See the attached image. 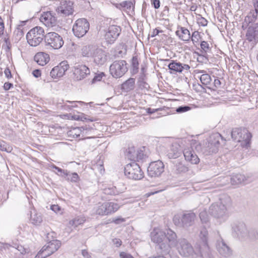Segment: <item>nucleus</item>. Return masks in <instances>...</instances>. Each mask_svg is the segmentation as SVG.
I'll list each match as a JSON object with an SVG mask.
<instances>
[{"instance_id": "6e6d98bb", "label": "nucleus", "mask_w": 258, "mask_h": 258, "mask_svg": "<svg viewBox=\"0 0 258 258\" xmlns=\"http://www.w3.org/2000/svg\"><path fill=\"white\" fill-rule=\"evenodd\" d=\"M201 47L205 52H207L210 48L209 44L207 42L203 41L201 43Z\"/></svg>"}, {"instance_id": "7c9ffc66", "label": "nucleus", "mask_w": 258, "mask_h": 258, "mask_svg": "<svg viewBox=\"0 0 258 258\" xmlns=\"http://www.w3.org/2000/svg\"><path fill=\"white\" fill-rule=\"evenodd\" d=\"M98 47L96 45H88L82 48V54L84 56L90 57L94 55Z\"/></svg>"}, {"instance_id": "9b49d317", "label": "nucleus", "mask_w": 258, "mask_h": 258, "mask_svg": "<svg viewBox=\"0 0 258 258\" xmlns=\"http://www.w3.org/2000/svg\"><path fill=\"white\" fill-rule=\"evenodd\" d=\"M46 45L49 46L54 49H59L63 44L62 38L55 32H49L44 36Z\"/></svg>"}, {"instance_id": "e2e57ef3", "label": "nucleus", "mask_w": 258, "mask_h": 258, "mask_svg": "<svg viewBox=\"0 0 258 258\" xmlns=\"http://www.w3.org/2000/svg\"><path fill=\"white\" fill-rule=\"evenodd\" d=\"M120 258H132L133 256L131 254L124 252H121L120 253Z\"/></svg>"}, {"instance_id": "c03bdc74", "label": "nucleus", "mask_w": 258, "mask_h": 258, "mask_svg": "<svg viewBox=\"0 0 258 258\" xmlns=\"http://www.w3.org/2000/svg\"><path fill=\"white\" fill-rule=\"evenodd\" d=\"M69 175L68 176H65L66 179L72 182H77L79 181L80 178L78 174L76 173H71L69 172Z\"/></svg>"}, {"instance_id": "c756f323", "label": "nucleus", "mask_w": 258, "mask_h": 258, "mask_svg": "<svg viewBox=\"0 0 258 258\" xmlns=\"http://www.w3.org/2000/svg\"><path fill=\"white\" fill-rule=\"evenodd\" d=\"M181 153V151L179 145L175 144L170 147L168 152L167 156L170 159H175L178 158Z\"/></svg>"}, {"instance_id": "72a5a7b5", "label": "nucleus", "mask_w": 258, "mask_h": 258, "mask_svg": "<svg viewBox=\"0 0 258 258\" xmlns=\"http://www.w3.org/2000/svg\"><path fill=\"white\" fill-rule=\"evenodd\" d=\"M247 39L250 41L256 42L258 41V32L253 28L249 27L246 34Z\"/></svg>"}, {"instance_id": "58836bf2", "label": "nucleus", "mask_w": 258, "mask_h": 258, "mask_svg": "<svg viewBox=\"0 0 258 258\" xmlns=\"http://www.w3.org/2000/svg\"><path fill=\"white\" fill-rule=\"evenodd\" d=\"M200 78L201 82L204 86H208L211 84L212 79L211 76L207 73L202 74L201 76L198 77Z\"/></svg>"}, {"instance_id": "052dcab7", "label": "nucleus", "mask_w": 258, "mask_h": 258, "mask_svg": "<svg viewBox=\"0 0 258 258\" xmlns=\"http://www.w3.org/2000/svg\"><path fill=\"white\" fill-rule=\"evenodd\" d=\"M51 210L55 213L58 212L60 210V208L57 205H53L51 206Z\"/></svg>"}, {"instance_id": "473e14b6", "label": "nucleus", "mask_w": 258, "mask_h": 258, "mask_svg": "<svg viewBox=\"0 0 258 258\" xmlns=\"http://www.w3.org/2000/svg\"><path fill=\"white\" fill-rule=\"evenodd\" d=\"M231 182L232 184H238L241 183H246L247 178L241 174H233L230 178Z\"/></svg>"}, {"instance_id": "c85d7f7f", "label": "nucleus", "mask_w": 258, "mask_h": 258, "mask_svg": "<svg viewBox=\"0 0 258 258\" xmlns=\"http://www.w3.org/2000/svg\"><path fill=\"white\" fill-rule=\"evenodd\" d=\"M121 185H118V186H110L103 189V192L105 195H117L120 193H122L124 191L126 188L122 187V188H119ZM122 186H123L122 185Z\"/></svg>"}, {"instance_id": "5fc2aeb1", "label": "nucleus", "mask_w": 258, "mask_h": 258, "mask_svg": "<svg viewBox=\"0 0 258 258\" xmlns=\"http://www.w3.org/2000/svg\"><path fill=\"white\" fill-rule=\"evenodd\" d=\"M133 3L131 1H124L120 4V5L123 8H126L128 10H130L133 6Z\"/></svg>"}, {"instance_id": "423d86ee", "label": "nucleus", "mask_w": 258, "mask_h": 258, "mask_svg": "<svg viewBox=\"0 0 258 258\" xmlns=\"http://www.w3.org/2000/svg\"><path fill=\"white\" fill-rule=\"evenodd\" d=\"M165 235V243L159 245L160 252L167 254L170 252V249L175 246L177 243L176 233L170 229L164 232Z\"/></svg>"}, {"instance_id": "4468645a", "label": "nucleus", "mask_w": 258, "mask_h": 258, "mask_svg": "<svg viewBox=\"0 0 258 258\" xmlns=\"http://www.w3.org/2000/svg\"><path fill=\"white\" fill-rule=\"evenodd\" d=\"M74 3L70 1H62L58 6L56 11L60 16L66 17L72 15L74 12Z\"/></svg>"}, {"instance_id": "b1692460", "label": "nucleus", "mask_w": 258, "mask_h": 258, "mask_svg": "<svg viewBox=\"0 0 258 258\" xmlns=\"http://www.w3.org/2000/svg\"><path fill=\"white\" fill-rule=\"evenodd\" d=\"M183 153L185 160L191 164H197L199 163L200 159L191 148L184 149Z\"/></svg>"}, {"instance_id": "ea45409f", "label": "nucleus", "mask_w": 258, "mask_h": 258, "mask_svg": "<svg viewBox=\"0 0 258 258\" xmlns=\"http://www.w3.org/2000/svg\"><path fill=\"white\" fill-rule=\"evenodd\" d=\"M139 61L137 56H134L132 61V73L136 74L139 70Z\"/></svg>"}, {"instance_id": "0e129e2a", "label": "nucleus", "mask_w": 258, "mask_h": 258, "mask_svg": "<svg viewBox=\"0 0 258 258\" xmlns=\"http://www.w3.org/2000/svg\"><path fill=\"white\" fill-rule=\"evenodd\" d=\"M4 73H5L6 77L8 79H9L12 77L11 72L9 68H7L5 70Z\"/></svg>"}, {"instance_id": "13d9d810", "label": "nucleus", "mask_w": 258, "mask_h": 258, "mask_svg": "<svg viewBox=\"0 0 258 258\" xmlns=\"http://www.w3.org/2000/svg\"><path fill=\"white\" fill-rule=\"evenodd\" d=\"M5 29L4 23L2 20V17L0 16V36L4 33Z\"/></svg>"}, {"instance_id": "774afa93", "label": "nucleus", "mask_w": 258, "mask_h": 258, "mask_svg": "<svg viewBox=\"0 0 258 258\" xmlns=\"http://www.w3.org/2000/svg\"><path fill=\"white\" fill-rule=\"evenodd\" d=\"M113 241L114 244L117 247H119V246H120L121 245L122 241L119 239L115 238V239H113Z\"/></svg>"}, {"instance_id": "7ed1b4c3", "label": "nucleus", "mask_w": 258, "mask_h": 258, "mask_svg": "<svg viewBox=\"0 0 258 258\" xmlns=\"http://www.w3.org/2000/svg\"><path fill=\"white\" fill-rule=\"evenodd\" d=\"M232 138L241 143L242 147L248 148L250 144L251 135L245 128H235L231 133Z\"/></svg>"}, {"instance_id": "8fccbe9b", "label": "nucleus", "mask_w": 258, "mask_h": 258, "mask_svg": "<svg viewBox=\"0 0 258 258\" xmlns=\"http://www.w3.org/2000/svg\"><path fill=\"white\" fill-rule=\"evenodd\" d=\"M27 21H21L19 22V24L18 25L17 29L18 33H20V35H23L24 33L22 31V27L26 25Z\"/></svg>"}, {"instance_id": "20e7f679", "label": "nucleus", "mask_w": 258, "mask_h": 258, "mask_svg": "<svg viewBox=\"0 0 258 258\" xmlns=\"http://www.w3.org/2000/svg\"><path fill=\"white\" fill-rule=\"evenodd\" d=\"M196 219L195 213L191 211H187L183 212L181 216L175 215L173 221L175 225L187 228L194 225Z\"/></svg>"}, {"instance_id": "4d7b16f0", "label": "nucleus", "mask_w": 258, "mask_h": 258, "mask_svg": "<svg viewBox=\"0 0 258 258\" xmlns=\"http://www.w3.org/2000/svg\"><path fill=\"white\" fill-rule=\"evenodd\" d=\"M151 3L155 9H158L160 8V2L159 0H152Z\"/></svg>"}, {"instance_id": "393cba45", "label": "nucleus", "mask_w": 258, "mask_h": 258, "mask_svg": "<svg viewBox=\"0 0 258 258\" xmlns=\"http://www.w3.org/2000/svg\"><path fill=\"white\" fill-rule=\"evenodd\" d=\"M168 67L169 70L174 73H181L184 70L188 71L190 67L188 64H183L179 62L172 60L168 64Z\"/></svg>"}, {"instance_id": "6e6552de", "label": "nucleus", "mask_w": 258, "mask_h": 258, "mask_svg": "<svg viewBox=\"0 0 258 258\" xmlns=\"http://www.w3.org/2000/svg\"><path fill=\"white\" fill-rule=\"evenodd\" d=\"M124 170L125 175L130 179L140 180L144 177V172L139 165L135 162L127 164Z\"/></svg>"}, {"instance_id": "bb28decb", "label": "nucleus", "mask_w": 258, "mask_h": 258, "mask_svg": "<svg viewBox=\"0 0 258 258\" xmlns=\"http://www.w3.org/2000/svg\"><path fill=\"white\" fill-rule=\"evenodd\" d=\"M94 62L98 64H103L106 60V55L104 51L99 47L93 56Z\"/></svg>"}, {"instance_id": "5701e85b", "label": "nucleus", "mask_w": 258, "mask_h": 258, "mask_svg": "<svg viewBox=\"0 0 258 258\" xmlns=\"http://www.w3.org/2000/svg\"><path fill=\"white\" fill-rule=\"evenodd\" d=\"M40 20L47 27H52L56 22V18L51 12H44L40 18Z\"/></svg>"}, {"instance_id": "39448f33", "label": "nucleus", "mask_w": 258, "mask_h": 258, "mask_svg": "<svg viewBox=\"0 0 258 258\" xmlns=\"http://www.w3.org/2000/svg\"><path fill=\"white\" fill-rule=\"evenodd\" d=\"M208 232L205 228L201 229L200 238L201 241L197 243V248H198V253L203 258H210L211 250L207 243Z\"/></svg>"}, {"instance_id": "69168bd1", "label": "nucleus", "mask_w": 258, "mask_h": 258, "mask_svg": "<svg viewBox=\"0 0 258 258\" xmlns=\"http://www.w3.org/2000/svg\"><path fill=\"white\" fill-rule=\"evenodd\" d=\"M13 85L12 83L6 82L4 85V89L7 91L9 90L11 88L13 87Z\"/></svg>"}, {"instance_id": "f03ea898", "label": "nucleus", "mask_w": 258, "mask_h": 258, "mask_svg": "<svg viewBox=\"0 0 258 258\" xmlns=\"http://www.w3.org/2000/svg\"><path fill=\"white\" fill-rule=\"evenodd\" d=\"M175 247L182 256L190 257L194 255L201 256L200 254L198 253V248H197V245L195 250L191 244L185 238L179 239Z\"/></svg>"}, {"instance_id": "49530a36", "label": "nucleus", "mask_w": 258, "mask_h": 258, "mask_svg": "<svg viewBox=\"0 0 258 258\" xmlns=\"http://www.w3.org/2000/svg\"><path fill=\"white\" fill-rule=\"evenodd\" d=\"M85 222L84 218L77 217L70 222V224L74 226L77 227L78 225H81Z\"/></svg>"}, {"instance_id": "e433bc0d", "label": "nucleus", "mask_w": 258, "mask_h": 258, "mask_svg": "<svg viewBox=\"0 0 258 258\" xmlns=\"http://www.w3.org/2000/svg\"><path fill=\"white\" fill-rule=\"evenodd\" d=\"M246 234V240H256L258 239V230L256 229H248Z\"/></svg>"}, {"instance_id": "79ce46f5", "label": "nucleus", "mask_w": 258, "mask_h": 258, "mask_svg": "<svg viewBox=\"0 0 258 258\" xmlns=\"http://www.w3.org/2000/svg\"><path fill=\"white\" fill-rule=\"evenodd\" d=\"M176 171L178 173H185L188 171V167L181 162L177 163L175 165Z\"/></svg>"}, {"instance_id": "412c9836", "label": "nucleus", "mask_w": 258, "mask_h": 258, "mask_svg": "<svg viewBox=\"0 0 258 258\" xmlns=\"http://www.w3.org/2000/svg\"><path fill=\"white\" fill-rule=\"evenodd\" d=\"M209 213L216 218H222L226 216L227 212L225 208H222L219 205L212 204L209 208Z\"/></svg>"}, {"instance_id": "dca6fc26", "label": "nucleus", "mask_w": 258, "mask_h": 258, "mask_svg": "<svg viewBox=\"0 0 258 258\" xmlns=\"http://www.w3.org/2000/svg\"><path fill=\"white\" fill-rule=\"evenodd\" d=\"M164 165L163 163L158 160L151 162L148 168V175L151 177H158L164 171Z\"/></svg>"}, {"instance_id": "f8f14e48", "label": "nucleus", "mask_w": 258, "mask_h": 258, "mask_svg": "<svg viewBox=\"0 0 258 258\" xmlns=\"http://www.w3.org/2000/svg\"><path fill=\"white\" fill-rule=\"evenodd\" d=\"M232 233L241 241L246 240L247 228L243 222L235 221L231 224Z\"/></svg>"}, {"instance_id": "2f4dec72", "label": "nucleus", "mask_w": 258, "mask_h": 258, "mask_svg": "<svg viewBox=\"0 0 258 258\" xmlns=\"http://www.w3.org/2000/svg\"><path fill=\"white\" fill-rule=\"evenodd\" d=\"M219 200V202L215 204L219 205L222 208H225L227 212L231 206V200L230 197L227 195H223L220 198Z\"/></svg>"}, {"instance_id": "f704fd0d", "label": "nucleus", "mask_w": 258, "mask_h": 258, "mask_svg": "<svg viewBox=\"0 0 258 258\" xmlns=\"http://www.w3.org/2000/svg\"><path fill=\"white\" fill-rule=\"evenodd\" d=\"M135 84V79L130 78L122 84V89L126 92H128L134 89Z\"/></svg>"}, {"instance_id": "864d4df0", "label": "nucleus", "mask_w": 258, "mask_h": 258, "mask_svg": "<svg viewBox=\"0 0 258 258\" xmlns=\"http://www.w3.org/2000/svg\"><path fill=\"white\" fill-rule=\"evenodd\" d=\"M4 41L5 42V44H3L2 47L5 49L6 52H8L10 51L11 48V44L9 42V40L7 38H4Z\"/></svg>"}, {"instance_id": "338daca9", "label": "nucleus", "mask_w": 258, "mask_h": 258, "mask_svg": "<svg viewBox=\"0 0 258 258\" xmlns=\"http://www.w3.org/2000/svg\"><path fill=\"white\" fill-rule=\"evenodd\" d=\"M221 85V81H220V80L218 79H215L214 80V86L216 88H218L220 87Z\"/></svg>"}, {"instance_id": "9d476101", "label": "nucleus", "mask_w": 258, "mask_h": 258, "mask_svg": "<svg viewBox=\"0 0 258 258\" xmlns=\"http://www.w3.org/2000/svg\"><path fill=\"white\" fill-rule=\"evenodd\" d=\"M90 24L85 18L78 19L76 21L73 27V32L75 36L82 37L84 36L89 30Z\"/></svg>"}, {"instance_id": "2eb2a0df", "label": "nucleus", "mask_w": 258, "mask_h": 258, "mask_svg": "<svg viewBox=\"0 0 258 258\" xmlns=\"http://www.w3.org/2000/svg\"><path fill=\"white\" fill-rule=\"evenodd\" d=\"M118 209L119 206L116 203H104L98 207L96 213L100 215H106L116 212Z\"/></svg>"}, {"instance_id": "f3484780", "label": "nucleus", "mask_w": 258, "mask_h": 258, "mask_svg": "<svg viewBox=\"0 0 258 258\" xmlns=\"http://www.w3.org/2000/svg\"><path fill=\"white\" fill-rule=\"evenodd\" d=\"M74 68V75L77 81L84 79L90 74L89 69L85 65L76 63Z\"/></svg>"}, {"instance_id": "37998d69", "label": "nucleus", "mask_w": 258, "mask_h": 258, "mask_svg": "<svg viewBox=\"0 0 258 258\" xmlns=\"http://www.w3.org/2000/svg\"><path fill=\"white\" fill-rule=\"evenodd\" d=\"M52 168L57 170V172L56 173L59 176L65 177V176H68L70 175L69 171L67 170L62 169L55 165H52Z\"/></svg>"}, {"instance_id": "3c124183", "label": "nucleus", "mask_w": 258, "mask_h": 258, "mask_svg": "<svg viewBox=\"0 0 258 258\" xmlns=\"http://www.w3.org/2000/svg\"><path fill=\"white\" fill-rule=\"evenodd\" d=\"M199 216H200L201 220L203 223H206L208 221V220H209L208 216L207 214V213L206 212H201L200 213Z\"/></svg>"}, {"instance_id": "a211bd4d", "label": "nucleus", "mask_w": 258, "mask_h": 258, "mask_svg": "<svg viewBox=\"0 0 258 258\" xmlns=\"http://www.w3.org/2000/svg\"><path fill=\"white\" fill-rule=\"evenodd\" d=\"M69 65L67 61H62L54 67L50 72L52 78L55 79L62 77L65 72L69 69Z\"/></svg>"}, {"instance_id": "4c0bfd02", "label": "nucleus", "mask_w": 258, "mask_h": 258, "mask_svg": "<svg viewBox=\"0 0 258 258\" xmlns=\"http://www.w3.org/2000/svg\"><path fill=\"white\" fill-rule=\"evenodd\" d=\"M258 16V11L256 8L251 10L245 18V21H248L249 23L255 22Z\"/></svg>"}, {"instance_id": "1a4fd4ad", "label": "nucleus", "mask_w": 258, "mask_h": 258, "mask_svg": "<svg viewBox=\"0 0 258 258\" xmlns=\"http://www.w3.org/2000/svg\"><path fill=\"white\" fill-rule=\"evenodd\" d=\"M127 63L125 60H119L114 61L110 66V74L115 78L123 76L127 71Z\"/></svg>"}, {"instance_id": "a878e982", "label": "nucleus", "mask_w": 258, "mask_h": 258, "mask_svg": "<svg viewBox=\"0 0 258 258\" xmlns=\"http://www.w3.org/2000/svg\"><path fill=\"white\" fill-rule=\"evenodd\" d=\"M176 35L183 41L188 42L190 40L191 35L189 30L183 27H180L175 32Z\"/></svg>"}, {"instance_id": "4be33fe9", "label": "nucleus", "mask_w": 258, "mask_h": 258, "mask_svg": "<svg viewBox=\"0 0 258 258\" xmlns=\"http://www.w3.org/2000/svg\"><path fill=\"white\" fill-rule=\"evenodd\" d=\"M151 240L157 243V249H159V245L162 243H165V235L164 231L159 229H154L151 233Z\"/></svg>"}, {"instance_id": "a18cd8bd", "label": "nucleus", "mask_w": 258, "mask_h": 258, "mask_svg": "<svg viewBox=\"0 0 258 258\" xmlns=\"http://www.w3.org/2000/svg\"><path fill=\"white\" fill-rule=\"evenodd\" d=\"M200 34L198 31H195L192 33L190 40L195 45L199 44V41L200 38Z\"/></svg>"}, {"instance_id": "680f3d73", "label": "nucleus", "mask_w": 258, "mask_h": 258, "mask_svg": "<svg viewBox=\"0 0 258 258\" xmlns=\"http://www.w3.org/2000/svg\"><path fill=\"white\" fill-rule=\"evenodd\" d=\"M32 74L35 78H39L41 76V73L40 70L36 69L33 71Z\"/></svg>"}, {"instance_id": "aec40b11", "label": "nucleus", "mask_w": 258, "mask_h": 258, "mask_svg": "<svg viewBox=\"0 0 258 258\" xmlns=\"http://www.w3.org/2000/svg\"><path fill=\"white\" fill-rule=\"evenodd\" d=\"M216 247L217 250L221 256L225 258H228L232 255L233 251L232 249L223 239L217 241Z\"/></svg>"}, {"instance_id": "ddd939ff", "label": "nucleus", "mask_w": 258, "mask_h": 258, "mask_svg": "<svg viewBox=\"0 0 258 258\" xmlns=\"http://www.w3.org/2000/svg\"><path fill=\"white\" fill-rule=\"evenodd\" d=\"M61 244V242L58 240H53L49 241L46 245L43 247L41 252L38 254V256L41 258H45L50 255L58 249Z\"/></svg>"}, {"instance_id": "6ab92c4d", "label": "nucleus", "mask_w": 258, "mask_h": 258, "mask_svg": "<svg viewBox=\"0 0 258 258\" xmlns=\"http://www.w3.org/2000/svg\"><path fill=\"white\" fill-rule=\"evenodd\" d=\"M120 32L121 28L120 27L116 25L109 26L105 35L106 41L110 44L113 43L119 35Z\"/></svg>"}, {"instance_id": "0eeeda50", "label": "nucleus", "mask_w": 258, "mask_h": 258, "mask_svg": "<svg viewBox=\"0 0 258 258\" xmlns=\"http://www.w3.org/2000/svg\"><path fill=\"white\" fill-rule=\"evenodd\" d=\"M44 31L40 27H35L30 30L26 35L28 43L32 46L39 45L44 39Z\"/></svg>"}, {"instance_id": "de8ad7c7", "label": "nucleus", "mask_w": 258, "mask_h": 258, "mask_svg": "<svg viewBox=\"0 0 258 258\" xmlns=\"http://www.w3.org/2000/svg\"><path fill=\"white\" fill-rule=\"evenodd\" d=\"M145 155L143 152L141 150L137 151L136 153V156H133V157H131V160H137L138 161H141L144 158Z\"/></svg>"}, {"instance_id": "f257e3e1", "label": "nucleus", "mask_w": 258, "mask_h": 258, "mask_svg": "<svg viewBox=\"0 0 258 258\" xmlns=\"http://www.w3.org/2000/svg\"><path fill=\"white\" fill-rule=\"evenodd\" d=\"M223 141V137L218 133L212 134L204 141L202 151L205 155L216 153L219 150L220 141Z\"/></svg>"}, {"instance_id": "bf43d9fd", "label": "nucleus", "mask_w": 258, "mask_h": 258, "mask_svg": "<svg viewBox=\"0 0 258 258\" xmlns=\"http://www.w3.org/2000/svg\"><path fill=\"white\" fill-rule=\"evenodd\" d=\"M77 119L78 120H82V121H84V120H88L90 121H94V119H89V118H87L86 117V116L84 115V114H82L81 115H79L78 116V118H77Z\"/></svg>"}, {"instance_id": "cd10ccee", "label": "nucleus", "mask_w": 258, "mask_h": 258, "mask_svg": "<svg viewBox=\"0 0 258 258\" xmlns=\"http://www.w3.org/2000/svg\"><path fill=\"white\" fill-rule=\"evenodd\" d=\"M34 60L39 64L42 66L45 65L49 60V56L48 54L39 52L34 56Z\"/></svg>"}, {"instance_id": "603ef678", "label": "nucleus", "mask_w": 258, "mask_h": 258, "mask_svg": "<svg viewBox=\"0 0 258 258\" xmlns=\"http://www.w3.org/2000/svg\"><path fill=\"white\" fill-rule=\"evenodd\" d=\"M104 76H105L104 73H100L99 74H96L91 81L92 84L95 83L97 81H101L102 77Z\"/></svg>"}, {"instance_id": "a19ab883", "label": "nucleus", "mask_w": 258, "mask_h": 258, "mask_svg": "<svg viewBox=\"0 0 258 258\" xmlns=\"http://www.w3.org/2000/svg\"><path fill=\"white\" fill-rule=\"evenodd\" d=\"M146 75L145 74H140L138 79V84L140 88H147L148 87V84L145 82Z\"/></svg>"}, {"instance_id": "c9c22d12", "label": "nucleus", "mask_w": 258, "mask_h": 258, "mask_svg": "<svg viewBox=\"0 0 258 258\" xmlns=\"http://www.w3.org/2000/svg\"><path fill=\"white\" fill-rule=\"evenodd\" d=\"M30 220L31 223L34 225H40L43 221L41 215L35 212L31 213Z\"/></svg>"}, {"instance_id": "09e8293b", "label": "nucleus", "mask_w": 258, "mask_h": 258, "mask_svg": "<svg viewBox=\"0 0 258 258\" xmlns=\"http://www.w3.org/2000/svg\"><path fill=\"white\" fill-rule=\"evenodd\" d=\"M191 107L187 105L180 106L176 109V111L177 113H181L186 112L190 110Z\"/></svg>"}]
</instances>
